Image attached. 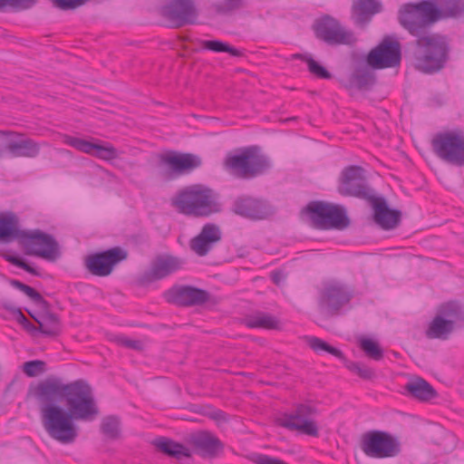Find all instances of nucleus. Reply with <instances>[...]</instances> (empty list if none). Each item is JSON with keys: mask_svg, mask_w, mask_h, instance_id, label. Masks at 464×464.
<instances>
[{"mask_svg": "<svg viewBox=\"0 0 464 464\" xmlns=\"http://www.w3.org/2000/svg\"><path fill=\"white\" fill-rule=\"evenodd\" d=\"M294 58L304 61L307 63L309 72L320 79H330L332 74L321 64H319L312 57L297 53L294 55Z\"/></svg>", "mask_w": 464, "mask_h": 464, "instance_id": "38", "label": "nucleus"}, {"mask_svg": "<svg viewBox=\"0 0 464 464\" xmlns=\"http://www.w3.org/2000/svg\"><path fill=\"white\" fill-rule=\"evenodd\" d=\"M101 431L111 440H116L121 434V420L117 416L110 415L102 418Z\"/></svg>", "mask_w": 464, "mask_h": 464, "instance_id": "36", "label": "nucleus"}, {"mask_svg": "<svg viewBox=\"0 0 464 464\" xmlns=\"http://www.w3.org/2000/svg\"><path fill=\"white\" fill-rule=\"evenodd\" d=\"M316 36L331 45L351 44L355 42L353 34L345 30L337 20L325 16L314 25Z\"/></svg>", "mask_w": 464, "mask_h": 464, "instance_id": "17", "label": "nucleus"}, {"mask_svg": "<svg viewBox=\"0 0 464 464\" xmlns=\"http://www.w3.org/2000/svg\"><path fill=\"white\" fill-rule=\"evenodd\" d=\"M154 445L160 450L161 452L167 454L169 457H172L178 460L182 459L183 458H190L191 451L186 446L181 443L176 442L168 438H160L155 440Z\"/></svg>", "mask_w": 464, "mask_h": 464, "instance_id": "29", "label": "nucleus"}, {"mask_svg": "<svg viewBox=\"0 0 464 464\" xmlns=\"http://www.w3.org/2000/svg\"><path fill=\"white\" fill-rule=\"evenodd\" d=\"M306 211L316 228L344 229L350 224L345 209L339 206L314 201L307 205Z\"/></svg>", "mask_w": 464, "mask_h": 464, "instance_id": "5", "label": "nucleus"}, {"mask_svg": "<svg viewBox=\"0 0 464 464\" xmlns=\"http://www.w3.org/2000/svg\"><path fill=\"white\" fill-rule=\"evenodd\" d=\"M173 204L179 212L195 217H207L219 210L213 191L198 184L181 190Z\"/></svg>", "mask_w": 464, "mask_h": 464, "instance_id": "3", "label": "nucleus"}, {"mask_svg": "<svg viewBox=\"0 0 464 464\" xmlns=\"http://www.w3.org/2000/svg\"><path fill=\"white\" fill-rule=\"evenodd\" d=\"M188 442L194 447L195 451L198 455L207 459L218 457L224 448L219 439L208 431H198L190 434Z\"/></svg>", "mask_w": 464, "mask_h": 464, "instance_id": "23", "label": "nucleus"}, {"mask_svg": "<svg viewBox=\"0 0 464 464\" xmlns=\"http://www.w3.org/2000/svg\"><path fill=\"white\" fill-rule=\"evenodd\" d=\"M435 2L423 0L403 5L398 14L400 24L415 36V67L424 73L441 70L449 59L450 41L446 35L429 33L438 22Z\"/></svg>", "mask_w": 464, "mask_h": 464, "instance_id": "2", "label": "nucleus"}, {"mask_svg": "<svg viewBox=\"0 0 464 464\" xmlns=\"http://www.w3.org/2000/svg\"><path fill=\"white\" fill-rule=\"evenodd\" d=\"M202 46L205 49H208V50H210V51H213V52H216V53L226 52V53H228L231 55L236 56V57H238V56L241 55V52L239 50H237V49H236L234 47H231L227 43H223V42L217 41V40H214V41H203L202 42Z\"/></svg>", "mask_w": 464, "mask_h": 464, "instance_id": "39", "label": "nucleus"}, {"mask_svg": "<svg viewBox=\"0 0 464 464\" xmlns=\"http://www.w3.org/2000/svg\"><path fill=\"white\" fill-rule=\"evenodd\" d=\"M436 155L442 160L464 166V132L460 130L440 132L432 140Z\"/></svg>", "mask_w": 464, "mask_h": 464, "instance_id": "6", "label": "nucleus"}, {"mask_svg": "<svg viewBox=\"0 0 464 464\" xmlns=\"http://www.w3.org/2000/svg\"><path fill=\"white\" fill-rule=\"evenodd\" d=\"M21 246L25 249L26 254L49 261H55L61 255L59 245L54 237L41 230L25 231Z\"/></svg>", "mask_w": 464, "mask_h": 464, "instance_id": "9", "label": "nucleus"}, {"mask_svg": "<svg viewBox=\"0 0 464 464\" xmlns=\"http://www.w3.org/2000/svg\"><path fill=\"white\" fill-rule=\"evenodd\" d=\"M10 285L12 286H14V288L20 290L21 292L23 293H25V291L28 289L29 285L18 281V280H15V279H12L10 280Z\"/></svg>", "mask_w": 464, "mask_h": 464, "instance_id": "47", "label": "nucleus"}, {"mask_svg": "<svg viewBox=\"0 0 464 464\" xmlns=\"http://www.w3.org/2000/svg\"><path fill=\"white\" fill-rule=\"evenodd\" d=\"M5 149L13 157L35 158L39 155L41 145L32 139L19 138L8 140Z\"/></svg>", "mask_w": 464, "mask_h": 464, "instance_id": "27", "label": "nucleus"}, {"mask_svg": "<svg viewBox=\"0 0 464 464\" xmlns=\"http://www.w3.org/2000/svg\"><path fill=\"white\" fill-rule=\"evenodd\" d=\"M381 10L382 4L377 0H354L352 6V17L357 25L364 26Z\"/></svg>", "mask_w": 464, "mask_h": 464, "instance_id": "26", "label": "nucleus"}, {"mask_svg": "<svg viewBox=\"0 0 464 464\" xmlns=\"http://www.w3.org/2000/svg\"><path fill=\"white\" fill-rule=\"evenodd\" d=\"M437 315L445 321L451 323L455 328L456 323L464 320V314L460 305L456 302H448L439 306Z\"/></svg>", "mask_w": 464, "mask_h": 464, "instance_id": "33", "label": "nucleus"}, {"mask_svg": "<svg viewBox=\"0 0 464 464\" xmlns=\"http://www.w3.org/2000/svg\"><path fill=\"white\" fill-rule=\"evenodd\" d=\"M435 9L439 12L438 22L447 18H454L464 14L463 0H439L435 3Z\"/></svg>", "mask_w": 464, "mask_h": 464, "instance_id": "31", "label": "nucleus"}, {"mask_svg": "<svg viewBox=\"0 0 464 464\" xmlns=\"http://www.w3.org/2000/svg\"><path fill=\"white\" fill-rule=\"evenodd\" d=\"M353 297V290L337 281L326 282L319 292L318 305L332 315L347 304Z\"/></svg>", "mask_w": 464, "mask_h": 464, "instance_id": "11", "label": "nucleus"}, {"mask_svg": "<svg viewBox=\"0 0 464 464\" xmlns=\"http://www.w3.org/2000/svg\"><path fill=\"white\" fill-rule=\"evenodd\" d=\"M338 191L343 196L368 201L374 197L372 189L367 184L364 169L359 166H349L342 171Z\"/></svg>", "mask_w": 464, "mask_h": 464, "instance_id": "10", "label": "nucleus"}, {"mask_svg": "<svg viewBox=\"0 0 464 464\" xmlns=\"http://www.w3.org/2000/svg\"><path fill=\"white\" fill-rule=\"evenodd\" d=\"M405 391L420 401H427L436 397L437 392L424 379L417 377L411 380L404 387Z\"/></svg>", "mask_w": 464, "mask_h": 464, "instance_id": "28", "label": "nucleus"}, {"mask_svg": "<svg viewBox=\"0 0 464 464\" xmlns=\"http://www.w3.org/2000/svg\"><path fill=\"white\" fill-rule=\"evenodd\" d=\"M9 134H12L11 132H6V131H4V130H0V136H5V135H9Z\"/></svg>", "mask_w": 464, "mask_h": 464, "instance_id": "50", "label": "nucleus"}, {"mask_svg": "<svg viewBox=\"0 0 464 464\" xmlns=\"http://www.w3.org/2000/svg\"><path fill=\"white\" fill-rule=\"evenodd\" d=\"M225 165L228 170L243 179L263 174L270 167L267 158L258 154L255 148H246L239 154L228 155Z\"/></svg>", "mask_w": 464, "mask_h": 464, "instance_id": "4", "label": "nucleus"}, {"mask_svg": "<svg viewBox=\"0 0 464 464\" xmlns=\"http://www.w3.org/2000/svg\"><path fill=\"white\" fill-rule=\"evenodd\" d=\"M359 346L369 358L380 361L383 357V351L379 343L368 337L359 338Z\"/></svg>", "mask_w": 464, "mask_h": 464, "instance_id": "37", "label": "nucleus"}, {"mask_svg": "<svg viewBox=\"0 0 464 464\" xmlns=\"http://www.w3.org/2000/svg\"><path fill=\"white\" fill-rule=\"evenodd\" d=\"M25 231L19 228V220L14 213L0 214V243L18 241L21 245Z\"/></svg>", "mask_w": 464, "mask_h": 464, "instance_id": "25", "label": "nucleus"}, {"mask_svg": "<svg viewBox=\"0 0 464 464\" xmlns=\"http://www.w3.org/2000/svg\"><path fill=\"white\" fill-rule=\"evenodd\" d=\"M454 329L455 328L451 325L450 322L445 321L442 317L436 314L429 324V326L425 331V335L429 339H439L444 341L450 338Z\"/></svg>", "mask_w": 464, "mask_h": 464, "instance_id": "30", "label": "nucleus"}, {"mask_svg": "<svg viewBox=\"0 0 464 464\" xmlns=\"http://www.w3.org/2000/svg\"><path fill=\"white\" fill-rule=\"evenodd\" d=\"M316 413V410L307 404H299L295 410L289 414H284L276 419V423L290 430L309 436L316 437L318 435V427L312 417Z\"/></svg>", "mask_w": 464, "mask_h": 464, "instance_id": "12", "label": "nucleus"}, {"mask_svg": "<svg viewBox=\"0 0 464 464\" xmlns=\"http://www.w3.org/2000/svg\"><path fill=\"white\" fill-rule=\"evenodd\" d=\"M33 302L37 304H40L44 307L47 306V302L43 298V296L33 287L29 286L28 289L24 293Z\"/></svg>", "mask_w": 464, "mask_h": 464, "instance_id": "45", "label": "nucleus"}, {"mask_svg": "<svg viewBox=\"0 0 464 464\" xmlns=\"http://www.w3.org/2000/svg\"><path fill=\"white\" fill-rule=\"evenodd\" d=\"M25 2L27 5H30L33 4V0H25Z\"/></svg>", "mask_w": 464, "mask_h": 464, "instance_id": "51", "label": "nucleus"}, {"mask_svg": "<svg viewBox=\"0 0 464 464\" xmlns=\"http://www.w3.org/2000/svg\"><path fill=\"white\" fill-rule=\"evenodd\" d=\"M222 238L220 227L213 223H208L203 226L198 236L189 242L190 249L199 256H204L218 244Z\"/></svg>", "mask_w": 464, "mask_h": 464, "instance_id": "22", "label": "nucleus"}, {"mask_svg": "<svg viewBox=\"0 0 464 464\" xmlns=\"http://www.w3.org/2000/svg\"><path fill=\"white\" fill-rule=\"evenodd\" d=\"M182 265L183 262L179 257L170 255L158 256L151 262L150 269L140 276L139 283L144 285L163 279L180 269Z\"/></svg>", "mask_w": 464, "mask_h": 464, "instance_id": "19", "label": "nucleus"}, {"mask_svg": "<svg viewBox=\"0 0 464 464\" xmlns=\"http://www.w3.org/2000/svg\"><path fill=\"white\" fill-rule=\"evenodd\" d=\"M361 449L366 456L376 459L394 457L401 450L397 439L381 430L364 433L361 440Z\"/></svg>", "mask_w": 464, "mask_h": 464, "instance_id": "7", "label": "nucleus"}, {"mask_svg": "<svg viewBox=\"0 0 464 464\" xmlns=\"http://www.w3.org/2000/svg\"><path fill=\"white\" fill-rule=\"evenodd\" d=\"M0 255L6 261L11 263L12 265L16 266L25 270L26 272L32 274V275H34V276H38L39 275V273L34 267H32L30 265H28L24 260H22V259H20V258H18L16 256H11L9 254H5V253H1Z\"/></svg>", "mask_w": 464, "mask_h": 464, "instance_id": "41", "label": "nucleus"}, {"mask_svg": "<svg viewBox=\"0 0 464 464\" xmlns=\"http://www.w3.org/2000/svg\"><path fill=\"white\" fill-rule=\"evenodd\" d=\"M127 256L128 253L126 250L121 247H113L89 256L86 258L85 265L92 275L96 276H107L112 272L113 266L125 260Z\"/></svg>", "mask_w": 464, "mask_h": 464, "instance_id": "14", "label": "nucleus"}, {"mask_svg": "<svg viewBox=\"0 0 464 464\" xmlns=\"http://www.w3.org/2000/svg\"><path fill=\"white\" fill-rule=\"evenodd\" d=\"M373 208V219L382 229L395 228L401 222V213L396 209H391L385 199L375 196L369 200Z\"/></svg>", "mask_w": 464, "mask_h": 464, "instance_id": "24", "label": "nucleus"}, {"mask_svg": "<svg viewBox=\"0 0 464 464\" xmlns=\"http://www.w3.org/2000/svg\"><path fill=\"white\" fill-rule=\"evenodd\" d=\"M232 210L237 215L254 220L266 218L272 214V209L266 202L248 196L237 198L234 201Z\"/></svg>", "mask_w": 464, "mask_h": 464, "instance_id": "21", "label": "nucleus"}, {"mask_svg": "<svg viewBox=\"0 0 464 464\" xmlns=\"http://www.w3.org/2000/svg\"><path fill=\"white\" fill-rule=\"evenodd\" d=\"M115 342L117 344L135 350V351H142L144 349V343L140 340H132L126 336L120 335L115 338Z\"/></svg>", "mask_w": 464, "mask_h": 464, "instance_id": "42", "label": "nucleus"}, {"mask_svg": "<svg viewBox=\"0 0 464 464\" xmlns=\"http://www.w3.org/2000/svg\"><path fill=\"white\" fill-rule=\"evenodd\" d=\"M159 164L161 175L166 179H173L198 168L202 160L198 156L191 153L168 151L159 155Z\"/></svg>", "mask_w": 464, "mask_h": 464, "instance_id": "8", "label": "nucleus"}, {"mask_svg": "<svg viewBox=\"0 0 464 464\" xmlns=\"http://www.w3.org/2000/svg\"><path fill=\"white\" fill-rule=\"evenodd\" d=\"M34 396L44 430L64 445L73 443L79 436L75 420H92L99 414L92 389L84 380L65 384L60 378L48 377L36 385Z\"/></svg>", "mask_w": 464, "mask_h": 464, "instance_id": "1", "label": "nucleus"}, {"mask_svg": "<svg viewBox=\"0 0 464 464\" xmlns=\"http://www.w3.org/2000/svg\"><path fill=\"white\" fill-rule=\"evenodd\" d=\"M169 303L179 306H197L208 302L210 294L192 285H174L164 295Z\"/></svg>", "mask_w": 464, "mask_h": 464, "instance_id": "18", "label": "nucleus"}, {"mask_svg": "<svg viewBox=\"0 0 464 464\" xmlns=\"http://www.w3.org/2000/svg\"><path fill=\"white\" fill-rule=\"evenodd\" d=\"M401 62V44L388 37L373 48L367 56V63L372 69L395 67Z\"/></svg>", "mask_w": 464, "mask_h": 464, "instance_id": "15", "label": "nucleus"}, {"mask_svg": "<svg viewBox=\"0 0 464 464\" xmlns=\"http://www.w3.org/2000/svg\"><path fill=\"white\" fill-rule=\"evenodd\" d=\"M374 82V73L366 66L357 68L353 75V83L358 89H369Z\"/></svg>", "mask_w": 464, "mask_h": 464, "instance_id": "35", "label": "nucleus"}, {"mask_svg": "<svg viewBox=\"0 0 464 464\" xmlns=\"http://www.w3.org/2000/svg\"><path fill=\"white\" fill-rule=\"evenodd\" d=\"M24 372L29 377H35L45 371V362L41 360L29 361L23 365Z\"/></svg>", "mask_w": 464, "mask_h": 464, "instance_id": "40", "label": "nucleus"}, {"mask_svg": "<svg viewBox=\"0 0 464 464\" xmlns=\"http://www.w3.org/2000/svg\"><path fill=\"white\" fill-rule=\"evenodd\" d=\"M161 14L173 28L196 23L198 11L193 0H171L161 8Z\"/></svg>", "mask_w": 464, "mask_h": 464, "instance_id": "16", "label": "nucleus"}, {"mask_svg": "<svg viewBox=\"0 0 464 464\" xmlns=\"http://www.w3.org/2000/svg\"><path fill=\"white\" fill-rule=\"evenodd\" d=\"M88 0H53L55 6L62 10L76 9L83 5Z\"/></svg>", "mask_w": 464, "mask_h": 464, "instance_id": "44", "label": "nucleus"}, {"mask_svg": "<svg viewBox=\"0 0 464 464\" xmlns=\"http://www.w3.org/2000/svg\"><path fill=\"white\" fill-rule=\"evenodd\" d=\"M307 343L315 352L324 351L332 355L343 360L345 367L352 372L364 380H371L375 376L374 371L362 362L348 361L339 349L331 346L324 340L317 337L307 338Z\"/></svg>", "mask_w": 464, "mask_h": 464, "instance_id": "20", "label": "nucleus"}, {"mask_svg": "<svg viewBox=\"0 0 464 464\" xmlns=\"http://www.w3.org/2000/svg\"><path fill=\"white\" fill-rule=\"evenodd\" d=\"M10 285L12 286H14V288L20 290L21 292L23 293H25V291L28 289L29 285L18 281V280H15V279H12L10 280Z\"/></svg>", "mask_w": 464, "mask_h": 464, "instance_id": "48", "label": "nucleus"}, {"mask_svg": "<svg viewBox=\"0 0 464 464\" xmlns=\"http://www.w3.org/2000/svg\"><path fill=\"white\" fill-rule=\"evenodd\" d=\"M20 316L23 321L26 322L28 324H30L29 321L25 318V316L22 313H20Z\"/></svg>", "mask_w": 464, "mask_h": 464, "instance_id": "49", "label": "nucleus"}, {"mask_svg": "<svg viewBox=\"0 0 464 464\" xmlns=\"http://www.w3.org/2000/svg\"><path fill=\"white\" fill-rule=\"evenodd\" d=\"M63 140L65 144L77 150L89 154L105 161H112L120 158L121 152L111 143L92 138L90 140L64 135Z\"/></svg>", "mask_w": 464, "mask_h": 464, "instance_id": "13", "label": "nucleus"}, {"mask_svg": "<svg viewBox=\"0 0 464 464\" xmlns=\"http://www.w3.org/2000/svg\"><path fill=\"white\" fill-rule=\"evenodd\" d=\"M6 5L21 8H28L30 5H27L25 0H0V9Z\"/></svg>", "mask_w": 464, "mask_h": 464, "instance_id": "46", "label": "nucleus"}, {"mask_svg": "<svg viewBox=\"0 0 464 464\" xmlns=\"http://www.w3.org/2000/svg\"><path fill=\"white\" fill-rule=\"evenodd\" d=\"M246 326L250 328H265V329H276L278 322L275 317L264 314L258 313L246 319Z\"/></svg>", "mask_w": 464, "mask_h": 464, "instance_id": "34", "label": "nucleus"}, {"mask_svg": "<svg viewBox=\"0 0 464 464\" xmlns=\"http://www.w3.org/2000/svg\"><path fill=\"white\" fill-rule=\"evenodd\" d=\"M33 318L39 324V330L45 335L48 336H56L60 333V321L56 314L44 312L39 314L37 317L33 316Z\"/></svg>", "mask_w": 464, "mask_h": 464, "instance_id": "32", "label": "nucleus"}, {"mask_svg": "<svg viewBox=\"0 0 464 464\" xmlns=\"http://www.w3.org/2000/svg\"><path fill=\"white\" fill-rule=\"evenodd\" d=\"M244 0H222L216 4V9L219 13H227L239 8Z\"/></svg>", "mask_w": 464, "mask_h": 464, "instance_id": "43", "label": "nucleus"}]
</instances>
